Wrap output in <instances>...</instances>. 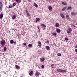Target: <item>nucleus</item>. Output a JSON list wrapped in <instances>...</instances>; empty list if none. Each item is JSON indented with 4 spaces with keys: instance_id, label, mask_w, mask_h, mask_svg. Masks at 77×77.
<instances>
[{
    "instance_id": "7",
    "label": "nucleus",
    "mask_w": 77,
    "mask_h": 77,
    "mask_svg": "<svg viewBox=\"0 0 77 77\" xmlns=\"http://www.w3.org/2000/svg\"><path fill=\"white\" fill-rule=\"evenodd\" d=\"M45 48L46 50H48V51H49L50 50V47L48 46H46Z\"/></svg>"
},
{
    "instance_id": "35",
    "label": "nucleus",
    "mask_w": 77,
    "mask_h": 77,
    "mask_svg": "<svg viewBox=\"0 0 77 77\" xmlns=\"http://www.w3.org/2000/svg\"><path fill=\"white\" fill-rule=\"evenodd\" d=\"M57 55L58 56H61V54H60V53H58L57 54Z\"/></svg>"
},
{
    "instance_id": "18",
    "label": "nucleus",
    "mask_w": 77,
    "mask_h": 77,
    "mask_svg": "<svg viewBox=\"0 0 77 77\" xmlns=\"http://www.w3.org/2000/svg\"><path fill=\"white\" fill-rule=\"evenodd\" d=\"M3 17V14H1L0 15V19H2Z\"/></svg>"
},
{
    "instance_id": "27",
    "label": "nucleus",
    "mask_w": 77,
    "mask_h": 77,
    "mask_svg": "<svg viewBox=\"0 0 77 77\" xmlns=\"http://www.w3.org/2000/svg\"><path fill=\"white\" fill-rule=\"evenodd\" d=\"M28 47H32V45L31 44H30L28 45Z\"/></svg>"
},
{
    "instance_id": "8",
    "label": "nucleus",
    "mask_w": 77,
    "mask_h": 77,
    "mask_svg": "<svg viewBox=\"0 0 77 77\" xmlns=\"http://www.w3.org/2000/svg\"><path fill=\"white\" fill-rule=\"evenodd\" d=\"M45 60V59L44 58H41L40 59V61L41 62H44Z\"/></svg>"
},
{
    "instance_id": "34",
    "label": "nucleus",
    "mask_w": 77,
    "mask_h": 77,
    "mask_svg": "<svg viewBox=\"0 0 77 77\" xmlns=\"http://www.w3.org/2000/svg\"><path fill=\"white\" fill-rule=\"evenodd\" d=\"M71 27H75V25H74L73 24H72L71 25Z\"/></svg>"
},
{
    "instance_id": "37",
    "label": "nucleus",
    "mask_w": 77,
    "mask_h": 77,
    "mask_svg": "<svg viewBox=\"0 0 77 77\" xmlns=\"http://www.w3.org/2000/svg\"><path fill=\"white\" fill-rule=\"evenodd\" d=\"M8 8H13V6H11L9 5L8 7Z\"/></svg>"
},
{
    "instance_id": "42",
    "label": "nucleus",
    "mask_w": 77,
    "mask_h": 77,
    "mask_svg": "<svg viewBox=\"0 0 77 77\" xmlns=\"http://www.w3.org/2000/svg\"><path fill=\"white\" fill-rule=\"evenodd\" d=\"M23 45H25V46H26V43H23Z\"/></svg>"
},
{
    "instance_id": "16",
    "label": "nucleus",
    "mask_w": 77,
    "mask_h": 77,
    "mask_svg": "<svg viewBox=\"0 0 77 77\" xmlns=\"http://www.w3.org/2000/svg\"><path fill=\"white\" fill-rule=\"evenodd\" d=\"M62 5H65V6H66V5H67V3L66 2H62Z\"/></svg>"
},
{
    "instance_id": "11",
    "label": "nucleus",
    "mask_w": 77,
    "mask_h": 77,
    "mask_svg": "<svg viewBox=\"0 0 77 77\" xmlns=\"http://www.w3.org/2000/svg\"><path fill=\"white\" fill-rule=\"evenodd\" d=\"M67 10H69V9L71 10L72 9V8L71 7V6H69L67 7Z\"/></svg>"
},
{
    "instance_id": "14",
    "label": "nucleus",
    "mask_w": 77,
    "mask_h": 77,
    "mask_svg": "<svg viewBox=\"0 0 77 77\" xmlns=\"http://www.w3.org/2000/svg\"><path fill=\"white\" fill-rule=\"evenodd\" d=\"M60 16L61 17H62L63 18H64L65 17V15L62 14H60Z\"/></svg>"
},
{
    "instance_id": "25",
    "label": "nucleus",
    "mask_w": 77,
    "mask_h": 77,
    "mask_svg": "<svg viewBox=\"0 0 77 77\" xmlns=\"http://www.w3.org/2000/svg\"><path fill=\"white\" fill-rule=\"evenodd\" d=\"M38 53H39V54H41L42 53V51L41 50H40L38 51Z\"/></svg>"
},
{
    "instance_id": "29",
    "label": "nucleus",
    "mask_w": 77,
    "mask_h": 77,
    "mask_svg": "<svg viewBox=\"0 0 77 77\" xmlns=\"http://www.w3.org/2000/svg\"><path fill=\"white\" fill-rule=\"evenodd\" d=\"M2 8H3L2 5H0V11H2Z\"/></svg>"
},
{
    "instance_id": "15",
    "label": "nucleus",
    "mask_w": 77,
    "mask_h": 77,
    "mask_svg": "<svg viewBox=\"0 0 77 77\" xmlns=\"http://www.w3.org/2000/svg\"><path fill=\"white\" fill-rule=\"evenodd\" d=\"M66 7H63L62 9L63 11H65L66 10Z\"/></svg>"
},
{
    "instance_id": "3",
    "label": "nucleus",
    "mask_w": 77,
    "mask_h": 77,
    "mask_svg": "<svg viewBox=\"0 0 77 77\" xmlns=\"http://www.w3.org/2000/svg\"><path fill=\"white\" fill-rule=\"evenodd\" d=\"M71 32H72V29H71V28L69 27L68 28V30H67V33H68V34H69Z\"/></svg>"
},
{
    "instance_id": "19",
    "label": "nucleus",
    "mask_w": 77,
    "mask_h": 77,
    "mask_svg": "<svg viewBox=\"0 0 77 77\" xmlns=\"http://www.w3.org/2000/svg\"><path fill=\"white\" fill-rule=\"evenodd\" d=\"M16 17H17V16H16V15H14L12 17V19H13V20H14L15 18H16Z\"/></svg>"
},
{
    "instance_id": "22",
    "label": "nucleus",
    "mask_w": 77,
    "mask_h": 77,
    "mask_svg": "<svg viewBox=\"0 0 77 77\" xmlns=\"http://www.w3.org/2000/svg\"><path fill=\"white\" fill-rule=\"evenodd\" d=\"M57 33H60V30L59 29H57Z\"/></svg>"
},
{
    "instance_id": "48",
    "label": "nucleus",
    "mask_w": 77,
    "mask_h": 77,
    "mask_svg": "<svg viewBox=\"0 0 77 77\" xmlns=\"http://www.w3.org/2000/svg\"><path fill=\"white\" fill-rule=\"evenodd\" d=\"M2 52H4V51H3Z\"/></svg>"
},
{
    "instance_id": "21",
    "label": "nucleus",
    "mask_w": 77,
    "mask_h": 77,
    "mask_svg": "<svg viewBox=\"0 0 77 77\" xmlns=\"http://www.w3.org/2000/svg\"><path fill=\"white\" fill-rule=\"evenodd\" d=\"M66 19L68 20V19L69 18V16L68 15H66Z\"/></svg>"
},
{
    "instance_id": "36",
    "label": "nucleus",
    "mask_w": 77,
    "mask_h": 77,
    "mask_svg": "<svg viewBox=\"0 0 77 77\" xmlns=\"http://www.w3.org/2000/svg\"><path fill=\"white\" fill-rule=\"evenodd\" d=\"M65 41H68V38H65Z\"/></svg>"
},
{
    "instance_id": "45",
    "label": "nucleus",
    "mask_w": 77,
    "mask_h": 77,
    "mask_svg": "<svg viewBox=\"0 0 77 77\" xmlns=\"http://www.w3.org/2000/svg\"><path fill=\"white\" fill-rule=\"evenodd\" d=\"M75 51L76 53H77V49H76L75 50Z\"/></svg>"
},
{
    "instance_id": "1",
    "label": "nucleus",
    "mask_w": 77,
    "mask_h": 77,
    "mask_svg": "<svg viewBox=\"0 0 77 77\" xmlns=\"http://www.w3.org/2000/svg\"><path fill=\"white\" fill-rule=\"evenodd\" d=\"M57 71H58V72L62 73L66 72V71L65 70H62L61 69H58L57 70Z\"/></svg>"
},
{
    "instance_id": "44",
    "label": "nucleus",
    "mask_w": 77,
    "mask_h": 77,
    "mask_svg": "<svg viewBox=\"0 0 77 77\" xmlns=\"http://www.w3.org/2000/svg\"><path fill=\"white\" fill-rule=\"evenodd\" d=\"M49 43V41L47 40L46 41V43Z\"/></svg>"
},
{
    "instance_id": "46",
    "label": "nucleus",
    "mask_w": 77,
    "mask_h": 77,
    "mask_svg": "<svg viewBox=\"0 0 77 77\" xmlns=\"http://www.w3.org/2000/svg\"><path fill=\"white\" fill-rule=\"evenodd\" d=\"M14 44L15 45V44H16V42H14Z\"/></svg>"
},
{
    "instance_id": "12",
    "label": "nucleus",
    "mask_w": 77,
    "mask_h": 77,
    "mask_svg": "<svg viewBox=\"0 0 77 77\" xmlns=\"http://www.w3.org/2000/svg\"><path fill=\"white\" fill-rule=\"evenodd\" d=\"M37 27L38 28V31L39 33H40L41 32V30H40V29H39V26H37Z\"/></svg>"
},
{
    "instance_id": "31",
    "label": "nucleus",
    "mask_w": 77,
    "mask_h": 77,
    "mask_svg": "<svg viewBox=\"0 0 77 77\" xmlns=\"http://www.w3.org/2000/svg\"><path fill=\"white\" fill-rule=\"evenodd\" d=\"M32 74H33V71H32L29 73V74L30 75H32Z\"/></svg>"
},
{
    "instance_id": "50",
    "label": "nucleus",
    "mask_w": 77,
    "mask_h": 77,
    "mask_svg": "<svg viewBox=\"0 0 77 77\" xmlns=\"http://www.w3.org/2000/svg\"><path fill=\"white\" fill-rule=\"evenodd\" d=\"M35 0V1H36V0Z\"/></svg>"
},
{
    "instance_id": "26",
    "label": "nucleus",
    "mask_w": 77,
    "mask_h": 77,
    "mask_svg": "<svg viewBox=\"0 0 77 77\" xmlns=\"http://www.w3.org/2000/svg\"><path fill=\"white\" fill-rule=\"evenodd\" d=\"M54 64H51V67H52V68H55V67L53 66H54Z\"/></svg>"
},
{
    "instance_id": "33",
    "label": "nucleus",
    "mask_w": 77,
    "mask_h": 77,
    "mask_svg": "<svg viewBox=\"0 0 77 77\" xmlns=\"http://www.w3.org/2000/svg\"><path fill=\"white\" fill-rule=\"evenodd\" d=\"M6 50H7V48H6V47H5L4 48V51H6Z\"/></svg>"
},
{
    "instance_id": "20",
    "label": "nucleus",
    "mask_w": 77,
    "mask_h": 77,
    "mask_svg": "<svg viewBox=\"0 0 77 77\" xmlns=\"http://www.w3.org/2000/svg\"><path fill=\"white\" fill-rule=\"evenodd\" d=\"M14 40H11L10 41V43L11 44H14Z\"/></svg>"
},
{
    "instance_id": "43",
    "label": "nucleus",
    "mask_w": 77,
    "mask_h": 77,
    "mask_svg": "<svg viewBox=\"0 0 77 77\" xmlns=\"http://www.w3.org/2000/svg\"><path fill=\"white\" fill-rule=\"evenodd\" d=\"M29 2H32V0H28Z\"/></svg>"
},
{
    "instance_id": "4",
    "label": "nucleus",
    "mask_w": 77,
    "mask_h": 77,
    "mask_svg": "<svg viewBox=\"0 0 77 77\" xmlns=\"http://www.w3.org/2000/svg\"><path fill=\"white\" fill-rule=\"evenodd\" d=\"M71 14L72 15L75 16V15L77 14V12H71Z\"/></svg>"
},
{
    "instance_id": "32",
    "label": "nucleus",
    "mask_w": 77,
    "mask_h": 77,
    "mask_svg": "<svg viewBox=\"0 0 77 77\" xmlns=\"http://www.w3.org/2000/svg\"><path fill=\"white\" fill-rule=\"evenodd\" d=\"M16 5V3H13V7H14V6H15Z\"/></svg>"
},
{
    "instance_id": "49",
    "label": "nucleus",
    "mask_w": 77,
    "mask_h": 77,
    "mask_svg": "<svg viewBox=\"0 0 77 77\" xmlns=\"http://www.w3.org/2000/svg\"><path fill=\"white\" fill-rule=\"evenodd\" d=\"M12 0V1H13V0Z\"/></svg>"
},
{
    "instance_id": "9",
    "label": "nucleus",
    "mask_w": 77,
    "mask_h": 77,
    "mask_svg": "<svg viewBox=\"0 0 77 77\" xmlns=\"http://www.w3.org/2000/svg\"><path fill=\"white\" fill-rule=\"evenodd\" d=\"M15 1L16 3H20V2H21V0H14Z\"/></svg>"
},
{
    "instance_id": "17",
    "label": "nucleus",
    "mask_w": 77,
    "mask_h": 77,
    "mask_svg": "<svg viewBox=\"0 0 77 77\" xmlns=\"http://www.w3.org/2000/svg\"><path fill=\"white\" fill-rule=\"evenodd\" d=\"M48 9L49 10H50V11H51V9H52V7L51 6H49L48 7Z\"/></svg>"
},
{
    "instance_id": "40",
    "label": "nucleus",
    "mask_w": 77,
    "mask_h": 77,
    "mask_svg": "<svg viewBox=\"0 0 77 77\" xmlns=\"http://www.w3.org/2000/svg\"><path fill=\"white\" fill-rule=\"evenodd\" d=\"M75 48H77V45H76L75 46Z\"/></svg>"
},
{
    "instance_id": "30",
    "label": "nucleus",
    "mask_w": 77,
    "mask_h": 77,
    "mask_svg": "<svg viewBox=\"0 0 77 77\" xmlns=\"http://www.w3.org/2000/svg\"><path fill=\"white\" fill-rule=\"evenodd\" d=\"M52 34L53 35H54V36H56L57 35V34L56 32L53 33Z\"/></svg>"
},
{
    "instance_id": "41",
    "label": "nucleus",
    "mask_w": 77,
    "mask_h": 77,
    "mask_svg": "<svg viewBox=\"0 0 77 77\" xmlns=\"http://www.w3.org/2000/svg\"><path fill=\"white\" fill-rule=\"evenodd\" d=\"M42 68H44V66L43 65H42Z\"/></svg>"
},
{
    "instance_id": "39",
    "label": "nucleus",
    "mask_w": 77,
    "mask_h": 77,
    "mask_svg": "<svg viewBox=\"0 0 77 77\" xmlns=\"http://www.w3.org/2000/svg\"><path fill=\"white\" fill-rule=\"evenodd\" d=\"M2 1H1L0 2V5H2Z\"/></svg>"
},
{
    "instance_id": "6",
    "label": "nucleus",
    "mask_w": 77,
    "mask_h": 77,
    "mask_svg": "<svg viewBox=\"0 0 77 77\" xmlns=\"http://www.w3.org/2000/svg\"><path fill=\"white\" fill-rule=\"evenodd\" d=\"M38 47H42V45H41V42L40 41L38 42Z\"/></svg>"
},
{
    "instance_id": "28",
    "label": "nucleus",
    "mask_w": 77,
    "mask_h": 77,
    "mask_svg": "<svg viewBox=\"0 0 77 77\" xmlns=\"http://www.w3.org/2000/svg\"><path fill=\"white\" fill-rule=\"evenodd\" d=\"M34 5L35 7L38 8V5H37V4H36L34 3Z\"/></svg>"
},
{
    "instance_id": "5",
    "label": "nucleus",
    "mask_w": 77,
    "mask_h": 77,
    "mask_svg": "<svg viewBox=\"0 0 77 77\" xmlns=\"http://www.w3.org/2000/svg\"><path fill=\"white\" fill-rule=\"evenodd\" d=\"M26 15L27 17L29 18V17H30V14H29V12H28V11H26Z\"/></svg>"
},
{
    "instance_id": "2",
    "label": "nucleus",
    "mask_w": 77,
    "mask_h": 77,
    "mask_svg": "<svg viewBox=\"0 0 77 77\" xmlns=\"http://www.w3.org/2000/svg\"><path fill=\"white\" fill-rule=\"evenodd\" d=\"M5 43H6V42L5 40H2L1 42V44L2 45H5Z\"/></svg>"
},
{
    "instance_id": "10",
    "label": "nucleus",
    "mask_w": 77,
    "mask_h": 77,
    "mask_svg": "<svg viewBox=\"0 0 77 77\" xmlns=\"http://www.w3.org/2000/svg\"><path fill=\"white\" fill-rule=\"evenodd\" d=\"M35 75L36 77H37V76H38L39 72H38V71H36L35 74Z\"/></svg>"
},
{
    "instance_id": "47",
    "label": "nucleus",
    "mask_w": 77,
    "mask_h": 77,
    "mask_svg": "<svg viewBox=\"0 0 77 77\" xmlns=\"http://www.w3.org/2000/svg\"><path fill=\"white\" fill-rule=\"evenodd\" d=\"M52 71L53 70V69H52Z\"/></svg>"
},
{
    "instance_id": "13",
    "label": "nucleus",
    "mask_w": 77,
    "mask_h": 77,
    "mask_svg": "<svg viewBox=\"0 0 77 77\" xmlns=\"http://www.w3.org/2000/svg\"><path fill=\"white\" fill-rule=\"evenodd\" d=\"M60 26V25H59V24L57 23L56 24H55V26L56 27H59V26Z\"/></svg>"
},
{
    "instance_id": "38",
    "label": "nucleus",
    "mask_w": 77,
    "mask_h": 77,
    "mask_svg": "<svg viewBox=\"0 0 77 77\" xmlns=\"http://www.w3.org/2000/svg\"><path fill=\"white\" fill-rule=\"evenodd\" d=\"M16 68L18 69V68H19V66H18L17 65H16Z\"/></svg>"
},
{
    "instance_id": "24",
    "label": "nucleus",
    "mask_w": 77,
    "mask_h": 77,
    "mask_svg": "<svg viewBox=\"0 0 77 77\" xmlns=\"http://www.w3.org/2000/svg\"><path fill=\"white\" fill-rule=\"evenodd\" d=\"M41 26H42V27H46V26L44 24H42L41 25Z\"/></svg>"
},
{
    "instance_id": "23",
    "label": "nucleus",
    "mask_w": 77,
    "mask_h": 77,
    "mask_svg": "<svg viewBox=\"0 0 77 77\" xmlns=\"http://www.w3.org/2000/svg\"><path fill=\"white\" fill-rule=\"evenodd\" d=\"M40 20V19H39V18H37L36 19V22H38V21H39Z\"/></svg>"
}]
</instances>
